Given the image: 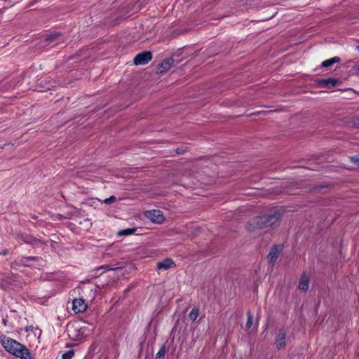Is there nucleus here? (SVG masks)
Listing matches in <instances>:
<instances>
[{
	"mask_svg": "<svg viewBox=\"0 0 359 359\" xmlns=\"http://www.w3.org/2000/svg\"><path fill=\"white\" fill-rule=\"evenodd\" d=\"M355 68H357L358 69H359V66H355Z\"/></svg>",
	"mask_w": 359,
	"mask_h": 359,
	"instance_id": "nucleus-26",
	"label": "nucleus"
},
{
	"mask_svg": "<svg viewBox=\"0 0 359 359\" xmlns=\"http://www.w3.org/2000/svg\"><path fill=\"white\" fill-rule=\"evenodd\" d=\"M358 48L359 49V46L358 47Z\"/></svg>",
	"mask_w": 359,
	"mask_h": 359,
	"instance_id": "nucleus-27",
	"label": "nucleus"
},
{
	"mask_svg": "<svg viewBox=\"0 0 359 359\" xmlns=\"http://www.w3.org/2000/svg\"><path fill=\"white\" fill-rule=\"evenodd\" d=\"M135 231V229H126V230H123V231H120L118 233V235L119 236H128V235H130L132 234L133 232Z\"/></svg>",
	"mask_w": 359,
	"mask_h": 359,
	"instance_id": "nucleus-17",
	"label": "nucleus"
},
{
	"mask_svg": "<svg viewBox=\"0 0 359 359\" xmlns=\"http://www.w3.org/2000/svg\"><path fill=\"white\" fill-rule=\"evenodd\" d=\"M177 152L180 154L182 152V150H180L179 149H177Z\"/></svg>",
	"mask_w": 359,
	"mask_h": 359,
	"instance_id": "nucleus-25",
	"label": "nucleus"
},
{
	"mask_svg": "<svg viewBox=\"0 0 359 359\" xmlns=\"http://www.w3.org/2000/svg\"><path fill=\"white\" fill-rule=\"evenodd\" d=\"M175 266V264L172 260L167 259L163 262H158L157 267L158 269L168 270Z\"/></svg>",
	"mask_w": 359,
	"mask_h": 359,
	"instance_id": "nucleus-8",
	"label": "nucleus"
},
{
	"mask_svg": "<svg viewBox=\"0 0 359 359\" xmlns=\"http://www.w3.org/2000/svg\"><path fill=\"white\" fill-rule=\"evenodd\" d=\"M276 347L278 348H283L285 346V332L283 330H280L278 334L276 339Z\"/></svg>",
	"mask_w": 359,
	"mask_h": 359,
	"instance_id": "nucleus-7",
	"label": "nucleus"
},
{
	"mask_svg": "<svg viewBox=\"0 0 359 359\" xmlns=\"http://www.w3.org/2000/svg\"><path fill=\"white\" fill-rule=\"evenodd\" d=\"M198 316V309H194L189 314V318L191 319V320L194 321L197 318Z\"/></svg>",
	"mask_w": 359,
	"mask_h": 359,
	"instance_id": "nucleus-16",
	"label": "nucleus"
},
{
	"mask_svg": "<svg viewBox=\"0 0 359 359\" xmlns=\"http://www.w3.org/2000/svg\"><path fill=\"white\" fill-rule=\"evenodd\" d=\"M280 250L281 248L280 246H276L271 249L268 255L270 262H274L277 259Z\"/></svg>",
	"mask_w": 359,
	"mask_h": 359,
	"instance_id": "nucleus-9",
	"label": "nucleus"
},
{
	"mask_svg": "<svg viewBox=\"0 0 359 359\" xmlns=\"http://www.w3.org/2000/svg\"><path fill=\"white\" fill-rule=\"evenodd\" d=\"M278 219V216L276 215H266L261 217V221L259 222L258 227L261 229L272 225Z\"/></svg>",
	"mask_w": 359,
	"mask_h": 359,
	"instance_id": "nucleus-3",
	"label": "nucleus"
},
{
	"mask_svg": "<svg viewBox=\"0 0 359 359\" xmlns=\"http://www.w3.org/2000/svg\"><path fill=\"white\" fill-rule=\"evenodd\" d=\"M174 63V60L172 58H168L166 60H164L161 64L158 67L156 73L157 74H163L165 72H167L168 69H170Z\"/></svg>",
	"mask_w": 359,
	"mask_h": 359,
	"instance_id": "nucleus-6",
	"label": "nucleus"
},
{
	"mask_svg": "<svg viewBox=\"0 0 359 359\" xmlns=\"http://www.w3.org/2000/svg\"><path fill=\"white\" fill-rule=\"evenodd\" d=\"M74 355L73 351H69L62 355V359H70Z\"/></svg>",
	"mask_w": 359,
	"mask_h": 359,
	"instance_id": "nucleus-21",
	"label": "nucleus"
},
{
	"mask_svg": "<svg viewBox=\"0 0 359 359\" xmlns=\"http://www.w3.org/2000/svg\"><path fill=\"white\" fill-rule=\"evenodd\" d=\"M261 221V217H257L254 218L248 224V229L250 231H255L257 229H260V228L258 227L259 222Z\"/></svg>",
	"mask_w": 359,
	"mask_h": 359,
	"instance_id": "nucleus-10",
	"label": "nucleus"
},
{
	"mask_svg": "<svg viewBox=\"0 0 359 359\" xmlns=\"http://www.w3.org/2000/svg\"><path fill=\"white\" fill-rule=\"evenodd\" d=\"M87 309V304L83 299H76L72 302V310L75 313L83 312Z\"/></svg>",
	"mask_w": 359,
	"mask_h": 359,
	"instance_id": "nucleus-5",
	"label": "nucleus"
},
{
	"mask_svg": "<svg viewBox=\"0 0 359 359\" xmlns=\"http://www.w3.org/2000/svg\"><path fill=\"white\" fill-rule=\"evenodd\" d=\"M116 197H115V196H112L109 197V198L105 199V200L104 201V203L105 204L109 205V204H111V203H112L115 202V201H116Z\"/></svg>",
	"mask_w": 359,
	"mask_h": 359,
	"instance_id": "nucleus-19",
	"label": "nucleus"
},
{
	"mask_svg": "<svg viewBox=\"0 0 359 359\" xmlns=\"http://www.w3.org/2000/svg\"><path fill=\"white\" fill-rule=\"evenodd\" d=\"M144 217L153 223L162 224L165 220L163 212L159 210H147L144 212Z\"/></svg>",
	"mask_w": 359,
	"mask_h": 359,
	"instance_id": "nucleus-2",
	"label": "nucleus"
},
{
	"mask_svg": "<svg viewBox=\"0 0 359 359\" xmlns=\"http://www.w3.org/2000/svg\"><path fill=\"white\" fill-rule=\"evenodd\" d=\"M60 36V33L55 32V33H52V34H46L44 36V38H45V41H47V42H53L54 41H56Z\"/></svg>",
	"mask_w": 359,
	"mask_h": 359,
	"instance_id": "nucleus-14",
	"label": "nucleus"
},
{
	"mask_svg": "<svg viewBox=\"0 0 359 359\" xmlns=\"http://www.w3.org/2000/svg\"><path fill=\"white\" fill-rule=\"evenodd\" d=\"M1 341L4 348L9 353L23 359L30 358L28 350L21 344L6 337H2Z\"/></svg>",
	"mask_w": 359,
	"mask_h": 359,
	"instance_id": "nucleus-1",
	"label": "nucleus"
},
{
	"mask_svg": "<svg viewBox=\"0 0 359 359\" xmlns=\"http://www.w3.org/2000/svg\"><path fill=\"white\" fill-rule=\"evenodd\" d=\"M69 331L70 332L69 335L73 340L76 341V340H80L82 338H83L82 337L81 327L78 330H69Z\"/></svg>",
	"mask_w": 359,
	"mask_h": 359,
	"instance_id": "nucleus-13",
	"label": "nucleus"
},
{
	"mask_svg": "<svg viewBox=\"0 0 359 359\" xmlns=\"http://www.w3.org/2000/svg\"><path fill=\"white\" fill-rule=\"evenodd\" d=\"M309 279L307 276H303L299 282V288L302 291H306L309 288Z\"/></svg>",
	"mask_w": 359,
	"mask_h": 359,
	"instance_id": "nucleus-11",
	"label": "nucleus"
},
{
	"mask_svg": "<svg viewBox=\"0 0 359 359\" xmlns=\"http://www.w3.org/2000/svg\"><path fill=\"white\" fill-rule=\"evenodd\" d=\"M320 83L321 85L325 86H329L328 83L326 82V79L321 81Z\"/></svg>",
	"mask_w": 359,
	"mask_h": 359,
	"instance_id": "nucleus-24",
	"label": "nucleus"
},
{
	"mask_svg": "<svg viewBox=\"0 0 359 359\" xmlns=\"http://www.w3.org/2000/svg\"><path fill=\"white\" fill-rule=\"evenodd\" d=\"M253 319L251 315H248V321L246 323V327L248 329L250 328L252 325Z\"/></svg>",
	"mask_w": 359,
	"mask_h": 359,
	"instance_id": "nucleus-20",
	"label": "nucleus"
},
{
	"mask_svg": "<svg viewBox=\"0 0 359 359\" xmlns=\"http://www.w3.org/2000/svg\"><path fill=\"white\" fill-rule=\"evenodd\" d=\"M165 356V351L161 350L158 351V353L156 354V359H163Z\"/></svg>",
	"mask_w": 359,
	"mask_h": 359,
	"instance_id": "nucleus-23",
	"label": "nucleus"
},
{
	"mask_svg": "<svg viewBox=\"0 0 359 359\" xmlns=\"http://www.w3.org/2000/svg\"><path fill=\"white\" fill-rule=\"evenodd\" d=\"M152 58L150 52H144L138 54L134 59V63L137 65H145L148 63Z\"/></svg>",
	"mask_w": 359,
	"mask_h": 359,
	"instance_id": "nucleus-4",
	"label": "nucleus"
},
{
	"mask_svg": "<svg viewBox=\"0 0 359 359\" xmlns=\"http://www.w3.org/2000/svg\"><path fill=\"white\" fill-rule=\"evenodd\" d=\"M94 330V327L91 325L87 324L81 327L82 337H86L90 336Z\"/></svg>",
	"mask_w": 359,
	"mask_h": 359,
	"instance_id": "nucleus-12",
	"label": "nucleus"
},
{
	"mask_svg": "<svg viewBox=\"0 0 359 359\" xmlns=\"http://www.w3.org/2000/svg\"><path fill=\"white\" fill-rule=\"evenodd\" d=\"M326 82L328 83V84L331 85L332 86H335L341 83V81L339 79H326Z\"/></svg>",
	"mask_w": 359,
	"mask_h": 359,
	"instance_id": "nucleus-18",
	"label": "nucleus"
},
{
	"mask_svg": "<svg viewBox=\"0 0 359 359\" xmlns=\"http://www.w3.org/2000/svg\"><path fill=\"white\" fill-rule=\"evenodd\" d=\"M351 160L356 167H359V156L351 157Z\"/></svg>",
	"mask_w": 359,
	"mask_h": 359,
	"instance_id": "nucleus-22",
	"label": "nucleus"
},
{
	"mask_svg": "<svg viewBox=\"0 0 359 359\" xmlns=\"http://www.w3.org/2000/svg\"><path fill=\"white\" fill-rule=\"evenodd\" d=\"M340 61V58L338 57H334L331 59L327 60L322 63V66L325 67H329L334 65V63L339 62Z\"/></svg>",
	"mask_w": 359,
	"mask_h": 359,
	"instance_id": "nucleus-15",
	"label": "nucleus"
}]
</instances>
